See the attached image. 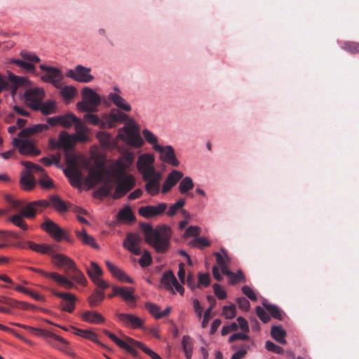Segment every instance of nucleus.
Returning <instances> with one entry per match:
<instances>
[{
    "instance_id": "9b49d317",
    "label": "nucleus",
    "mask_w": 359,
    "mask_h": 359,
    "mask_svg": "<svg viewBox=\"0 0 359 359\" xmlns=\"http://www.w3.org/2000/svg\"><path fill=\"white\" fill-rule=\"evenodd\" d=\"M141 237L137 233H128L123 242V247L133 255H139L141 250L139 246Z\"/></svg>"
},
{
    "instance_id": "4468645a",
    "label": "nucleus",
    "mask_w": 359,
    "mask_h": 359,
    "mask_svg": "<svg viewBox=\"0 0 359 359\" xmlns=\"http://www.w3.org/2000/svg\"><path fill=\"white\" fill-rule=\"evenodd\" d=\"M58 136L60 139L61 149H62L65 152L67 161H69L68 152L74 148L75 144L77 143V142L76 141L72 134H69L65 130L61 131L59 133Z\"/></svg>"
},
{
    "instance_id": "dca6fc26",
    "label": "nucleus",
    "mask_w": 359,
    "mask_h": 359,
    "mask_svg": "<svg viewBox=\"0 0 359 359\" xmlns=\"http://www.w3.org/2000/svg\"><path fill=\"white\" fill-rule=\"evenodd\" d=\"M50 255L53 259V264L58 268L66 267L67 270H69L75 264V262L72 259L64 254L54 253L52 250Z\"/></svg>"
},
{
    "instance_id": "a878e982",
    "label": "nucleus",
    "mask_w": 359,
    "mask_h": 359,
    "mask_svg": "<svg viewBox=\"0 0 359 359\" xmlns=\"http://www.w3.org/2000/svg\"><path fill=\"white\" fill-rule=\"evenodd\" d=\"M76 235L83 244L89 245L95 249L100 248V246L95 242L94 237L88 235L84 229H83L81 231H76Z\"/></svg>"
},
{
    "instance_id": "7ed1b4c3",
    "label": "nucleus",
    "mask_w": 359,
    "mask_h": 359,
    "mask_svg": "<svg viewBox=\"0 0 359 359\" xmlns=\"http://www.w3.org/2000/svg\"><path fill=\"white\" fill-rule=\"evenodd\" d=\"M39 68L46 72V74L40 76L41 81L45 83H51L55 88L59 89L62 87V81L64 79V75L62 74L60 69L48 66L43 64L39 65Z\"/></svg>"
},
{
    "instance_id": "4d7b16f0",
    "label": "nucleus",
    "mask_w": 359,
    "mask_h": 359,
    "mask_svg": "<svg viewBox=\"0 0 359 359\" xmlns=\"http://www.w3.org/2000/svg\"><path fill=\"white\" fill-rule=\"evenodd\" d=\"M11 63L15 64L20 67L29 72H32L35 69V66L32 62H27L20 59H11Z\"/></svg>"
},
{
    "instance_id": "5701e85b",
    "label": "nucleus",
    "mask_w": 359,
    "mask_h": 359,
    "mask_svg": "<svg viewBox=\"0 0 359 359\" xmlns=\"http://www.w3.org/2000/svg\"><path fill=\"white\" fill-rule=\"evenodd\" d=\"M103 179V172L98 168H91L88 172V176L85 179V182L89 186V188L94 187L96 184L101 182Z\"/></svg>"
},
{
    "instance_id": "a19ab883",
    "label": "nucleus",
    "mask_w": 359,
    "mask_h": 359,
    "mask_svg": "<svg viewBox=\"0 0 359 359\" xmlns=\"http://www.w3.org/2000/svg\"><path fill=\"white\" fill-rule=\"evenodd\" d=\"M194 187V183L193 180L189 176L182 177V180L180 182L178 189L179 191L182 194L187 193Z\"/></svg>"
},
{
    "instance_id": "79ce46f5",
    "label": "nucleus",
    "mask_w": 359,
    "mask_h": 359,
    "mask_svg": "<svg viewBox=\"0 0 359 359\" xmlns=\"http://www.w3.org/2000/svg\"><path fill=\"white\" fill-rule=\"evenodd\" d=\"M61 156L60 154H52L50 157L45 156L40 159V161L46 166L55 165L57 168L62 167L60 163Z\"/></svg>"
},
{
    "instance_id": "20e7f679",
    "label": "nucleus",
    "mask_w": 359,
    "mask_h": 359,
    "mask_svg": "<svg viewBox=\"0 0 359 359\" xmlns=\"http://www.w3.org/2000/svg\"><path fill=\"white\" fill-rule=\"evenodd\" d=\"M65 76L81 83H90L95 79L94 76L91 74V69L82 65H77L74 69H67Z\"/></svg>"
},
{
    "instance_id": "b1692460",
    "label": "nucleus",
    "mask_w": 359,
    "mask_h": 359,
    "mask_svg": "<svg viewBox=\"0 0 359 359\" xmlns=\"http://www.w3.org/2000/svg\"><path fill=\"white\" fill-rule=\"evenodd\" d=\"M20 183L24 190L30 191L35 187V179L29 170H23L21 172Z\"/></svg>"
},
{
    "instance_id": "6e6552de",
    "label": "nucleus",
    "mask_w": 359,
    "mask_h": 359,
    "mask_svg": "<svg viewBox=\"0 0 359 359\" xmlns=\"http://www.w3.org/2000/svg\"><path fill=\"white\" fill-rule=\"evenodd\" d=\"M156 151L159 152L161 154L160 159L168 163L174 167H177L180 165V161L177 158L175 155V149L171 145L166 146H156Z\"/></svg>"
},
{
    "instance_id": "052dcab7",
    "label": "nucleus",
    "mask_w": 359,
    "mask_h": 359,
    "mask_svg": "<svg viewBox=\"0 0 359 359\" xmlns=\"http://www.w3.org/2000/svg\"><path fill=\"white\" fill-rule=\"evenodd\" d=\"M76 109L81 112H95L97 111L95 108L92 107V104L83 99L76 103Z\"/></svg>"
},
{
    "instance_id": "c9c22d12",
    "label": "nucleus",
    "mask_w": 359,
    "mask_h": 359,
    "mask_svg": "<svg viewBox=\"0 0 359 359\" xmlns=\"http://www.w3.org/2000/svg\"><path fill=\"white\" fill-rule=\"evenodd\" d=\"M262 306L264 308L270 313L271 316L277 320H282L283 318V311L280 309V308L276 304H272L267 302L266 300H264L262 302Z\"/></svg>"
},
{
    "instance_id": "473e14b6",
    "label": "nucleus",
    "mask_w": 359,
    "mask_h": 359,
    "mask_svg": "<svg viewBox=\"0 0 359 359\" xmlns=\"http://www.w3.org/2000/svg\"><path fill=\"white\" fill-rule=\"evenodd\" d=\"M50 205L58 212H65L68 210L66 203L57 195H52L50 197Z\"/></svg>"
},
{
    "instance_id": "5fc2aeb1",
    "label": "nucleus",
    "mask_w": 359,
    "mask_h": 359,
    "mask_svg": "<svg viewBox=\"0 0 359 359\" xmlns=\"http://www.w3.org/2000/svg\"><path fill=\"white\" fill-rule=\"evenodd\" d=\"M20 55L24 59L25 61L38 63L41 61L39 57H38L34 53L22 50L20 52Z\"/></svg>"
},
{
    "instance_id": "c85d7f7f",
    "label": "nucleus",
    "mask_w": 359,
    "mask_h": 359,
    "mask_svg": "<svg viewBox=\"0 0 359 359\" xmlns=\"http://www.w3.org/2000/svg\"><path fill=\"white\" fill-rule=\"evenodd\" d=\"M82 319L86 322L95 324H100L104 321V318L100 313L93 311H85L82 314Z\"/></svg>"
},
{
    "instance_id": "774afa93",
    "label": "nucleus",
    "mask_w": 359,
    "mask_h": 359,
    "mask_svg": "<svg viewBox=\"0 0 359 359\" xmlns=\"http://www.w3.org/2000/svg\"><path fill=\"white\" fill-rule=\"evenodd\" d=\"M229 278V283L231 285H235L240 282H245V277L241 270H238L237 273H233L232 275H230Z\"/></svg>"
},
{
    "instance_id": "0eeeda50",
    "label": "nucleus",
    "mask_w": 359,
    "mask_h": 359,
    "mask_svg": "<svg viewBox=\"0 0 359 359\" xmlns=\"http://www.w3.org/2000/svg\"><path fill=\"white\" fill-rule=\"evenodd\" d=\"M135 185L134 177L129 174L125 175L120 182L117 184L115 192L113 195L114 199H118L125 196Z\"/></svg>"
},
{
    "instance_id": "09e8293b",
    "label": "nucleus",
    "mask_w": 359,
    "mask_h": 359,
    "mask_svg": "<svg viewBox=\"0 0 359 359\" xmlns=\"http://www.w3.org/2000/svg\"><path fill=\"white\" fill-rule=\"evenodd\" d=\"M36 210L34 202L32 201L27 203L25 207L22 209L20 214L25 217L33 219L36 216Z\"/></svg>"
},
{
    "instance_id": "6ab92c4d",
    "label": "nucleus",
    "mask_w": 359,
    "mask_h": 359,
    "mask_svg": "<svg viewBox=\"0 0 359 359\" xmlns=\"http://www.w3.org/2000/svg\"><path fill=\"white\" fill-rule=\"evenodd\" d=\"M123 129L127 135L125 141L127 142L128 144L133 146L135 148H140L143 145V139L139 134L135 133L131 127L124 126Z\"/></svg>"
},
{
    "instance_id": "603ef678",
    "label": "nucleus",
    "mask_w": 359,
    "mask_h": 359,
    "mask_svg": "<svg viewBox=\"0 0 359 359\" xmlns=\"http://www.w3.org/2000/svg\"><path fill=\"white\" fill-rule=\"evenodd\" d=\"M60 92L61 96L65 100L72 99L77 93L76 88L73 86H67L64 88L61 87Z\"/></svg>"
},
{
    "instance_id": "9d476101",
    "label": "nucleus",
    "mask_w": 359,
    "mask_h": 359,
    "mask_svg": "<svg viewBox=\"0 0 359 359\" xmlns=\"http://www.w3.org/2000/svg\"><path fill=\"white\" fill-rule=\"evenodd\" d=\"M168 208L166 203H160L157 205H146L139 208V214L145 218H151L162 215Z\"/></svg>"
},
{
    "instance_id": "c03bdc74",
    "label": "nucleus",
    "mask_w": 359,
    "mask_h": 359,
    "mask_svg": "<svg viewBox=\"0 0 359 359\" xmlns=\"http://www.w3.org/2000/svg\"><path fill=\"white\" fill-rule=\"evenodd\" d=\"M27 245L29 249L36 252L47 254L50 255L52 251L49 246L44 244H37L32 241H27Z\"/></svg>"
},
{
    "instance_id": "aec40b11",
    "label": "nucleus",
    "mask_w": 359,
    "mask_h": 359,
    "mask_svg": "<svg viewBox=\"0 0 359 359\" xmlns=\"http://www.w3.org/2000/svg\"><path fill=\"white\" fill-rule=\"evenodd\" d=\"M161 178V174L157 173L154 177H152L149 180H147V182L145 184V190L149 195L156 196L158 194L160 190Z\"/></svg>"
},
{
    "instance_id": "72a5a7b5",
    "label": "nucleus",
    "mask_w": 359,
    "mask_h": 359,
    "mask_svg": "<svg viewBox=\"0 0 359 359\" xmlns=\"http://www.w3.org/2000/svg\"><path fill=\"white\" fill-rule=\"evenodd\" d=\"M65 175L69 178L70 184L76 188H79L82 185V175L79 171H73L68 172L64 170Z\"/></svg>"
},
{
    "instance_id": "6e6d98bb",
    "label": "nucleus",
    "mask_w": 359,
    "mask_h": 359,
    "mask_svg": "<svg viewBox=\"0 0 359 359\" xmlns=\"http://www.w3.org/2000/svg\"><path fill=\"white\" fill-rule=\"evenodd\" d=\"M11 63L15 64L20 67L29 72H32L35 69V66L32 62H27L20 59H11Z\"/></svg>"
},
{
    "instance_id": "393cba45",
    "label": "nucleus",
    "mask_w": 359,
    "mask_h": 359,
    "mask_svg": "<svg viewBox=\"0 0 359 359\" xmlns=\"http://www.w3.org/2000/svg\"><path fill=\"white\" fill-rule=\"evenodd\" d=\"M48 126L45 123H38L32 126L25 128L22 129L19 133L18 136L21 137H28L34 134L42 132L44 130H47Z\"/></svg>"
},
{
    "instance_id": "a18cd8bd",
    "label": "nucleus",
    "mask_w": 359,
    "mask_h": 359,
    "mask_svg": "<svg viewBox=\"0 0 359 359\" xmlns=\"http://www.w3.org/2000/svg\"><path fill=\"white\" fill-rule=\"evenodd\" d=\"M176 277L171 270L165 271L162 276L161 283L166 286L168 290H172V284L176 281Z\"/></svg>"
},
{
    "instance_id": "864d4df0",
    "label": "nucleus",
    "mask_w": 359,
    "mask_h": 359,
    "mask_svg": "<svg viewBox=\"0 0 359 359\" xmlns=\"http://www.w3.org/2000/svg\"><path fill=\"white\" fill-rule=\"evenodd\" d=\"M112 186L109 181L105 182L95 192V196L107 197L111 191Z\"/></svg>"
},
{
    "instance_id": "2f4dec72",
    "label": "nucleus",
    "mask_w": 359,
    "mask_h": 359,
    "mask_svg": "<svg viewBox=\"0 0 359 359\" xmlns=\"http://www.w3.org/2000/svg\"><path fill=\"white\" fill-rule=\"evenodd\" d=\"M118 222H133L135 220V215L130 206H126L121 209L116 216Z\"/></svg>"
},
{
    "instance_id": "338daca9",
    "label": "nucleus",
    "mask_w": 359,
    "mask_h": 359,
    "mask_svg": "<svg viewBox=\"0 0 359 359\" xmlns=\"http://www.w3.org/2000/svg\"><path fill=\"white\" fill-rule=\"evenodd\" d=\"M83 120L89 124L100 128V117H99L97 114L87 113L83 116Z\"/></svg>"
},
{
    "instance_id": "c756f323",
    "label": "nucleus",
    "mask_w": 359,
    "mask_h": 359,
    "mask_svg": "<svg viewBox=\"0 0 359 359\" xmlns=\"http://www.w3.org/2000/svg\"><path fill=\"white\" fill-rule=\"evenodd\" d=\"M134 160V156L131 153H126L122 156V158L120 159H118L114 165V167L120 170H124L127 169L132 163V162Z\"/></svg>"
},
{
    "instance_id": "a211bd4d",
    "label": "nucleus",
    "mask_w": 359,
    "mask_h": 359,
    "mask_svg": "<svg viewBox=\"0 0 359 359\" xmlns=\"http://www.w3.org/2000/svg\"><path fill=\"white\" fill-rule=\"evenodd\" d=\"M104 332L105 334L113 341L118 347L122 349L126 350L128 353L131 354L133 356L137 358L139 356L138 352L133 348L130 345H129L126 341L121 339L118 337H116L114 333L109 332L108 330H104Z\"/></svg>"
},
{
    "instance_id": "0e129e2a",
    "label": "nucleus",
    "mask_w": 359,
    "mask_h": 359,
    "mask_svg": "<svg viewBox=\"0 0 359 359\" xmlns=\"http://www.w3.org/2000/svg\"><path fill=\"white\" fill-rule=\"evenodd\" d=\"M221 251L222 252L223 255L218 252H216L214 254L216 257L217 263L219 266L226 264L228 262H230V258L228 256L226 252L224 250V249L222 248Z\"/></svg>"
},
{
    "instance_id": "49530a36",
    "label": "nucleus",
    "mask_w": 359,
    "mask_h": 359,
    "mask_svg": "<svg viewBox=\"0 0 359 359\" xmlns=\"http://www.w3.org/2000/svg\"><path fill=\"white\" fill-rule=\"evenodd\" d=\"M96 137L102 147H109L112 142V136L110 133L104 131H99L96 133Z\"/></svg>"
},
{
    "instance_id": "bb28decb",
    "label": "nucleus",
    "mask_w": 359,
    "mask_h": 359,
    "mask_svg": "<svg viewBox=\"0 0 359 359\" xmlns=\"http://www.w3.org/2000/svg\"><path fill=\"white\" fill-rule=\"evenodd\" d=\"M135 289L133 287H123V292L121 293V297L123 299L130 305L131 308L136 306L137 297L134 295Z\"/></svg>"
},
{
    "instance_id": "58836bf2",
    "label": "nucleus",
    "mask_w": 359,
    "mask_h": 359,
    "mask_svg": "<svg viewBox=\"0 0 359 359\" xmlns=\"http://www.w3.org/2000/svg\"><path fill=\"white\" fill-rule=\"evenodd\" d=\"M105 298L104 291L95 290L91 295L89 296L88 300L90 307H95L99 305Z\"/></svg>"
},
{
    "instance_id": "e2e57ef3",
    "label": "nucleus",
    "mask_w": 359,
    "mask_h": 359,
    "mask_svg": "<svg viewBox=\"0 0 359 359\" xmlns=\"http://www.w3.org/2000/svg\"><path fill=\"white\" fill-rule=\"evenodd\" d=\"M222 315L226 319L234 318L236 316V309L234 304L230 306H224L222 308Z\"/></svg>"
},
{
    "instance_id": "f8f14e48",
    "label": "nucleus",
    "mask_w": 359,
    "mask_h": 359,
    "mask_svg": "<svg viewBox=\"0 0 359 359\" xmlns=\"http://www.w3.org/2000/svg\"><path fill=\"white\" fill-rule=\"evenodd\" d=\"M52 293L53 295L63 299L62 311L70 313L74 311L76 302L77 300V297L75 294L70 292H62L55 290H52Z\"/></svg>"
},
{
    "instance_id": "f3484780",
    "label": "nucleus",
    "mask_w": 359,
    "mask_h": 359,
    "mask_svg": "<svg viewBox=\"0 0 359 359\" xmlns=\"http://www.w3.org/2000/svg\"><path fill=\"white\" fill-rule=\"evenodd\" d=\"M74 129L76 133L72 134L77 142H86L90 140V137L88 134V127L79 118V121L74 124Z\"/></svg>"
},
{
    "instance_id": "f03ea898",
    "label": "nucleus",
    "mask_w": 359,
    "mask_h": 359,
    "mask_svg": "<svg viewBox=\"0 0 359 359\" xmlns=\"http://www.w3.org/2000/svg\"><path fill=\"white\" fill-rule=\"evenodd\" d=\"M140 227L144 234L145 242L152 247L157 253H165L170 248L172 230L165 224L155 228L149 223L141 222Z\"/></svg>"
},
{
    "instance_id": "423d86ee",
    "label": "nucleus",
    "mask_w": 359,
    "mask_h": 359,
    "mask_svg": "<svg viewBox=\"0 0 359 359\" xmlns=\"http://www.w3.org/2000/svg\"><path fill=\"white\" fill-rule=\"evenodd\" d=\"M12 144L13 147L18 148L19 152L22 155L36 156L41 154L40 149H37L31 140L15 137Z\"/></svg>"
},
{
    "instance_id": "de8ad7c7",
    "label": "nucleus",
    "mask_w": 359,
    "mask_h": 359,
    "mask_svg": "<svg viewBox=\"0 0 359 359\" xmlns=\"http://www.w3.org/2000/svg\"><path fill=\"white\" fill-rule=\"evenodd\" d=\"M40 111L44 116H48L55 113V102L52 100H48L45 102L42 101Z\"/></svg>"
},
{
    "instance_id": "37998d69",
    "label": "nucleus",
    "mask_w": 359,
    "mask_h": 359,
    "mask_svg": "<svg viewBox=\"0 0 359 359\" xmlns=\"http://www.w3.org/2000/svg\"><path fill=\"white\" fill-rule=\"evenodd\" d=\"M182 346L187 359H191L193 352V344L191 337L189 335L183 336L182 339Z\"/></svg>"
},
{
    "instance_id": "3c124183",
    "label": "nucleus",
    "mask_w": 359,
    "mask_h": 359,
    "mask_svg": "<svg viewBox=\"0 0 359 359\" xmlns=\"http://www.w3.org/2000/svg\"><path fill=\"white\" fill-rule=\"evenodd\" d=\"M142 135L145 140L151 145H152L153 149L156 151V146H160L158 144V138L157 137L149 130L145 128L142 130Z\"/></svg>"
},
{
    "instance_id": "412c9836",
    "label": "nucleus",
    "mask_w": 359,
    "mask_h": 359,
    "mask_svg": "<svg viewBox=\"0 0 359 359\" xmlns=\"http://www.w3.org/2000/svg\"><path fill=\"white\" fill-rule=\"evenodd\" d=\"M69 271L70 272L68 273V275L73 281L82 286H86L87 285V279L85 275L78 268L76 263L70 268Z\"/></svg>"
},
{
    "instance_id": "8fccbe9b",
    "label": "nucleus",
    "mask_w": 359,
    "mask_h": 359,
    "mask_svg": "<svg viewBox=\"0 0 359 359\" xmlns=\"http://www.w3.org/2000/svg\"><path fill=\"white\" fill-rule=\"evenodd\" d=\"M186 201L184 198H180L177 202L170 206L166 212L167 216L170 217L175 216L180 210L182 209Z\"/></svg>"
},
{
    "instance_id": "680f3d73",
    "label": "nucleus",
    "mask_w": 359,
    "mask_h": 359,
    "mask_svg": "<svg viewBox=\"0 0 359 359\" xmlns=\"http://www.w3.org/2000/svg\"><path fill=\"white\" fill-rule=\"evenodd\" d=\"M22 215L21 214H17L12 216L10 218V221L15 226L22 229V230H27L28 229V226L26 222L22 219Z\"/></svg>"
},
{
    "instance_id": "bf43d9fd",
    "label": "nucleus",
    "mask_w": 359,
    "mask_h": 359,
    "mask_svg": "<svg viewBox=\"0 0 359 359\" xmlns=\"http://www.w3.org/2000/svg\"><path fill=\"white\" fill-rule=\"evenodd\" d=\"M115 127V124L112 121L111 116L108 113H104L100 117V128L107 129Z\"/></svg>"
},
{
    "instance_id": "4c0bfd02",
    "label": "nucleus",
    "mask_w": 359,
    "mask_h": 359,
    "mask_svg": "<svg viewBox=\"0 0 359 359\" xmlns=\"http://www.w3.org/2000/svg\"><path fill=\"white\" fill-rule=\"evenodd\" d=\"M60 125L65 128H69L79 121V118L72 113H68L65 115L59 116Z\"/></svg>"
},
{
    "instance_id": "1a4fd4ad",
    "label": "nucleus",
    "mask_w": 359,
    "mask_h": 359,
    "mask_svg": "<svg viewBox=\"0 0 359 359\" xmlns=\"http://www.w3.org/2000/svg\"><path fill=\"white\" fill-rule=\"evenodd\" d=\"M41 228L57 241H61L65 234V231L49 218L45 219L44 222L41 225Z\"/></svg>"
},
{
    "instance_id": "13d9d810",
    "label": "nucleus",
    "mask_w": 359,
    "mask_h": 359,
    "mask_svg": "<svg viewBox=\"0 0 359 359\" xmlns=\"http://www.w3.org/2000/svg\"><path fill=\"white\" fill-rule=\"evenodd\" d=\"M8 79L12 83L13 85L20 87L25 84V83L28 81L26 77L17 76L13 73L11 72L8 74Z\"/></svg>"
},
{
    "instance_id": "f257e3e1",
    "label": "nucleus",
    "mask_w": 359,
    "mask_h": 359,
    "mask_svg": "<svg viewBox=\"0 0 359 359\" xmlns=\"http://www.w3.org/2000/svg\"><path fill=\"white\" fill-rule=\"evenodd\" d=\"M112 90L113 91L109 93L106 97L102 98L93 88L86 86L81 90L82 99L90 103L92 107L97 110L101 102H102L107 107L114 104L116 107L121 109V110L123 111H130L132 107L130 103L123 97L121 88L117 86H114Z\"/></svg>"
},
{
    "instance_id": "7c9ffc66",
    "label": "nucleus",
    "mask_w": 359,
    "mask_h": 359,
    "mask_svg": "<svg viewBox=\"0 0 359 359\" xmlns=\"http://www.w3.org/2000/svg\"><path fill=\"white\" fill-rule=\"evenodd\" d=\"M53 280L66 289L70 290L72 288H76L75 285L76 283L73 281L70 278H69L56 272L53 275Z\"/></svg>"
},
{
    "instance_id": "cd10ccee",
    "label": "nucleus",
    "mask_w": 359,
    "mask_h": 359,
    "mask_svg": "<svg viewBox=\"0 0 359 359\" xmlns=\"http://www.w3.org/2000/svg\"><path fill=\"white\" fill-rule=\"evenodd\" d=\"M286 332L281 326L273 325L271 328V337L277 342L285 345L287 341L285 340Z\"/></svg>"
},
{
    "instance_id": "ea45409f",
    "label": "nucleus",
    "mask_w": 359,
    "mask_h": 359,
    "mask_svg": "<svg viewBox=\"0 0 359 359\" xmlns=\"http://www.w3.org/2000/svg\"><path fill=\"white\" fill-rule=\"evenodd\" d=\"M86 272L92 281L100 278L103 273L101 267L96 262L93 261L90 262V268L86 269Z\"/></svg>"
},
{
    "instance_id": "4be33fe9",
    "label": "nucleus",
    "mask_w": 359,
    "mask_h": 359,
    "mask_svg": "<svg viewBox=\"0 0 359 359\" xmlns=\"http://www.w3.org/2000/svg\"><path fill=\"white\" fill-rule=\"evenodd\" d=\"M45 92L41 88H32L25 90L24 99L25 102H32L34 100H43Z\"/></svg>"
},
{
    "instance_id": "ddd939ff",
    "label": "nucleus",
    "mask_w": 359,
    "mask_h": 359,
    "mask_svg": "<svg viewBox=\"0 0 359 359\" xmlns=\"http://www.w3.org/2000/svg\"><path fill=\"white\" fill-rule=\"evenodd\" d=\"M118 320L124 325L133 329H142L144 327L143 320L138 316L132 313H118Z\"/></svg>"
},
{
    "instance_id": "2eb2a0df",
    "label": "nucleus",
    "mask_w": 359,
    "mask_h": 359,
    "mask_svg": "<svg viewBox=\"0 0 359 359\" xmlns=\"http://www.w3.org/2000/svg\"><path fill=\"white\" fill-rule=\"evenodd\" d=\"M183 173L177 170H172L165 178L161 189L163 194L168 193L183 177Z\"/></svg>"
},
{
    "instance_id": "39448f33",
    "label": "nucleus",
    "mask_w": 359,
    "mask_h": 359,
    "mask_svg": "<svg viewBox=\"0 0 359 359\" xmlns=\"http://www.w3.org/2000/svg\"><path fill=\"white\" fill-rule=\"evenodd\" d=\"M154 161V157L150 154H143L139 157L137 169L142 173L144 180H149L158 173L156 172L154 167L151 165Z\"/></svg>"
},
{
    "instance_id": "f704fd0d",
    "label": "nucleus",
    "mask_w": 359,
    "mask_h": 359,
    "mask_svg": "<svg viewBox=\"0 0 359 359\" xmlns=\"http://www.w3.org/2000/svg\"><path fill=\"white\" fill-rule=\"evenodd\" d=\"M119 109H120L118 107L113 108L108 113L115 125L116 123H124L129 119L128 115L120 111Z\"/></svg>"
},
{
    "instance_id": "69168bd1",
    "label": "nucleus",
    "mask_w": 359,
    "mask_h": 359,
    "mask_svg": "<svg viewBox=\"0 0 359 359\" xmlns=\"http://www.w3.org/2000/svg\"><path fill=\"white\" fill-rule=\"evenodd\" d=\"M191 245L193 247L202 249L204 247L209 246L210 245L209 241L205 237H198L193 239L191 241Z\"/></svg>"
},
{
    "instance_id": "e433bc0d",
    "label": "nucleus",
    "mask_w": 359,
    "mask_h": 359,
    "mask_svg": "<svg viewBox=\"0 0 359 359\" xmlns=\"http://www.w3.org/2000/svg\"><path fill=\"white\" fill-rule=\"evenodd\" d=\"M72 329L74 330V334L82 337L83 338L88 339L90 341H93L97 344H100V341L98 340L97 335L95 332L88 330H81L76 328L75 327H71Z\"/></svg>"
}]
</instances>
